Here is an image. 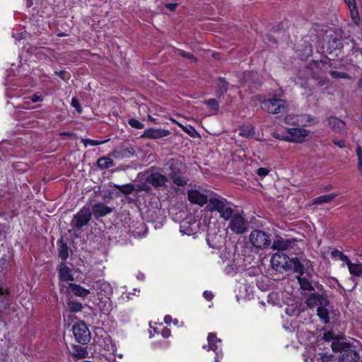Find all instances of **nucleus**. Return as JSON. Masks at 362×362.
<instances>
[{"label": "nucleus", "mask_w": 362, "mask_h": 362, "mask_svg": "<svg viewBox=\"0 0 362 362\" xmlns=\"http://www.w3.org/2000/svg\"><path fill=\"white\" fill-rule=\"evenodd\" d=\"M233 204L227 201L225 198L221 197L219 195L215 194L210 197L207 208L211 212L217 211L220 217L223 219L228 221L233 214L232 209Z\"/></svg>", "instance_id": "obj_1"}, {"label": "nucleus", "mask_w": 362, "mask_h": 362, "mask_svg": "<svg viewBox=\"0 0 362 362\" xmlns=\"http://www.w3.org/2000/svg\"><path fill=\"white\" fill-rule=\"evenodd\" d=\"M334 351H339L338 357L339 362H358L360 356L358 351L352 349L346 343L334 339L331 344Z\"/></svg>", "instance_id": "obj_2"}, {"label": "nucleus", "mask_w": 362, "mask_h": 362, "mask_svg": "<svg viewBox=\"0 0 362 362\" xmlns=\"http://www.w3.org/2000/svg\"><path fill=\"white\" fill-rule=\"evenodd\" d=\"M167 165L170 170L168 177L173 182L179 187L186 185L187 180L182 176V172L184 170L182 162L179 159L171 158L168 161Z\"/></svg>", "instance_id": "obj_3"}, {"label": "nucleus", "mask_w": 362, "mask_h": 362, "mask_svg": "<svg viewBox=\"0 0 362 362\" xmlns=\"http://www.w3.org/2000/svg\"><path fill=\"white\" fill-rule=\"evenodd\" d=\"M261 107L263 110L270 114H279L284 112L288 109V103L286 100L279 98L276 95L262 102Z\"/></svg>", "instance_id": "obj_4"}, {"label": "nucleus", "mask_w": 362, "mask_h": 362, "mask_svg": "<svg viewBox=\"0 0 362 362\" xmlns=\"http://www.w3.org/2000/svg\"><path fill=\"white\" fill-rule=\"evenodd\" d=\"M12 252L8 251L1 258H0V301L3 302L7 299L10 293L8 286L3 282L2 279L6 272L8 271L10 262L12 259Z\"/></svg>", "instance_id": "obj_5"}, {"label": "nucleus", "mask_w": 362, "mask_h": 362, "mask_svg": "<svg viewBox=\"0 0 362 362\" xmlns=\"http://www.w3.org/2000/svg\"><path fill=\"white\" fill-rule=\"evenodd\" d=\"M288 135L281 136L278 132L274 133L276 139L294 143H302L309 135V131L304 128L296 127L287 129Z\"/></svg>", "instance_id": "obj_6"}, {"label": "nucleus", "mask_w": 362, "mask_h": 362, "mask_svg": "<svg viewBox=\"0 0 362 362\" xmlns=\"http://www.w3.org/2000/svg\"><path fill=\"white\" fill-rule=\"evenodd\" d=\"M249 243L258 250L267 248L271 244L269 235L261 230H252L249 235Z\"/></svg>", "instance_id": "obj_7"}, {"label": "nucleus", "mask_w": 362, "mask_h": 362, "mask_svg": "<svg viewBox=\"0 0 362 362\" xmlns=\"http://www.w3.org/2000/svg\"><path fill=\"white\" fill-rule=\"evenodd\" d=\"M228 228L236 234H243L249 229V221L243 214H233L230 218Z\"/></svg>", "instance_id": "obj_8"}, {"label": "nucleus", "mask_w": 362, "mask_h": 362, "mask_svg": "<svg viewBox=\"0 0 362 362\" xmlns=\"http://www.w3.org/2000/svg\"><path fill=\"white\" fill-rule=\"evenodd\" d=\"M207 340L208 345H204L203 349L214 351L216 354L214 362H219L223 357L221 340L218 339L214 333H209Z\"/></svg>", "instance_id": "obj_9"}, {"label": "nucleus", "mask_w": 362, "mask_h": 362, "mask_svg": "<svg viewBox=\"0 0 362 362\" xmlns=\"http://www.w3.org/2000/svg\"><path fill=\"white\" fill-rule=\"evenodd\" d=\"M187 197L192 204L203 206L209 203L210 197H211L209 192L205 190L191 189L187 192Z\"/></svg>", "instance_id": "obj_10"}, {"label": "nucleus", "mask_w": 362, "mask_h": 362, "mask_svg": "<svg viewBox=\"0 0 362 362\" xmlns=\"http://www.w3.org/2000/svg\"><path fill=\"white\" fill-rule=\"evenodd\" d=\"M72 331L74 335L79 343H87L90 338V333L83 322H78L73 325Z\"/></svg>", "instance_id": "obj_11"}, {"label": "nucleus", "mask_w": 362, "mask_h": 362, "mask_svg": "<svg viewBox=\"0 0 362 362\" xmlns=\"http://www.w3.org/2000/svg\"><path fill=\"white\" fill-rule=\"evenodd\" d=\"M91 218V212L88 208L83 207L71 221V226L78 229L88 224Z\"/></svg>", "instance_id": "obj_12"}, {"label": "nucleus", "mask_w": 362, "mask_h": 362, "mask_svg": "<svg viewBox=\"0 0 362 362\" xmlns=\"http://www.w3.org/2000/svg\"><path fill=\"white\" fill-rule=\"evenodd\" d=\"M290 258L283 252H278L271 257V264L276 271L286 269L288 268Z\"/></svg>", "instance_id": "obj_13"}, {"label": "nucleus", "mask_w": 362, "mask_h": 362, "mask_svg": "<svg viewBox=\"0 0 362 362\" xmlns=\"http://www.w3.org/2000/svg\"><path fill=\"white\" fill-rule=\"evenodd\" d=\"M146 182L152 185L154 187L158 188L165 186L168 182V177L159 173H153L146 177Z\"/></svg>", "instance_id": "obj_14"}, {"label": "nucleus", "mask_w": 362, "mask_h": 362, "mask_svg": "<svg viewBox=\"0 0 362 362\" xmlns=\"http://www.w3.org/2000/svg\"><path fill=\"white\" fill-rule=\"evenodd\" d=\"M306 305L309 308H314L315 306L320 307L321 305H328V300L325 298L323 296L313 293L309 295L306 301Z\"/></svg>", "instance_id": "obj_15"}, {"label": "nucleus", "mask_w": 362, "mask_h": 362, "mask_svg": "<svg viewBox=\"0 0 362 362\" xmlns=\"http://www.w3.org/2000/svg\"><path fill=\"white\" fill-rule=\"evenodd\" d=\"M169 132L161 129L150 128L146 129L142 134V137L148 139H159L168 136Z\"/></svg>", "instance_id": "obj_16"}, {"label": "nucleus", "mask_w": 362, "mask_h": 362, "mask_svg": "<svg viewBox=\"0 0 362 362\" xmlns=\"http://www.w3.org/2000/svg\"><path fill=\"white\" fill-rule=\"evenodd\" d=\"M59 278L63 281H72L74 276L71 269L65 264H60L58 267Z\"/></svg>", "instance_id": "obj_17"}, {"label": "nucleus", "mask_w": 362, "mask_h": 362, "mask_svg": "<svg viewBox=\"0 0 362 362\" xmlns=\"http://www.w3.org/2000/svg\"><path fill=\"white\" fill-rule=\"evenodd\" d=\"M329 124L337 133L343 134L346 132L345 122L336 117H330L329 118Z\"/></svg>", "instance_id": "obj_18"}, {"label": "nucleus", "mask_w": 362, "mask_h": 362, "mask_svg": "<svg viewBox=\"0 0 362 362\" xmlns=\"http://www.w3.org/2000/svg\"><path fill=\"white\" fill-rule=\"evenodd\" d=\"M67 288L74 295L81 298H85L90 293L88 289L76 284L69 283Z\"/></svg>", "instance_id": "obj_19"}, {"label": "nucleus", "mask_w": 362, "mask_h": 362, "mask_svg": "<svg viewBox=\"0 0 362 362\" xmlns=\"http://www.w3.org/2000/svg\"><path fill=\"white\" fill-rule=\"evenodd\" d=\"M112 209L103 203L95 204L93 206V213L95 218L104 216L112 212Z\"/></svg>", "instance_id": "obj_20"}, {"label": "nucleus", "mask_w": 362, "mask_h": 362, "mask_svg": "<svg viewBox=\"0 0 362 362\" xmlns=\"http://www.w3.org/2000/svg\"><path fill=\"white\" fill-rule=\"evenodd\" d=\"M243 83H250L254 86H257L260 84V80L257 72L246 71L243 74Z\"/></svg>", "instance_id": "obj_21"}, {"label": "nucleus", "mask_w": 362, "mask_h": 362, "mask_svg": "<svg viewBox=\"0 0 362 362\" xmlns=\"http://www.w3.org/2000/svg\"><path fill=\"white\" fill-rule=\"evenodd\" d=\"M291 245V242L287 240L279 239L273 242L272 248L279 251L287 250Z\"/></svg>", "instance_id": "obj_22"}, {"label": "nucleus", "mask_w": 362, "mask_h": 362, "mask_svg": "<svg viewBox=\"0 0 362 362\" xmlns=\"http://www.w3.org/2000/svg\"><path fill=\"white\" fill-rule=\"evenodd\" d=\"M288 268H293L294 272L299 274L298 276H303L304 274V266L297 258L290 259Z\"/></svg>", "instance_id": "obj_23"}, {"label": "nucleus", "mask_w": 362, "mask_h": 362, "mask_svg": "<svg viewBox=\"0 0 362 362\" xmlns=\"http://www.w3.org/2000/svg\"><path fill=\"white\" fill-rule=\"evenodd\" d=\"M327 305H321L317 310L318 317L325 324L328 323L329 321V310L327 308Z\"/></svg>", "instance_id": "obj_24"}, {"label": "nucleus", "mask_w": 362, "mask_h": 362, "mask_svg": "<svg viewBox=\"0 0 362 362\" xmlns=\"http://www.w3.org/2000/svg\"><path fill=\"white\" fill-rule=\"evenodd\" d=\"M348 8L349 9L350 16L352 19V21L355 25H358L360 23V17H359V13L358 11V8L356 5V3L354 4H351L348 6Z\"/></svg>", "instance_id": "obj_25"}, {"label": "nucleus", "mask_w": 362, "mask_h": 362, "mask_svg": "<svg viewBox=\"0 0 362 362\" xmlns=\"http://www.w3.org/2000/svg\"><path fill=\"white\" fill-rule=\"evenodd\" d=\"M337 197L336 194L322 195L313 199L314 204H322L331 202Z\"/></svg>", "instance_id": "obj_26"}, {"label": "nucleus", "mask_w": 362, "mask_h": 362, "mask_svg": "<svg viewBox=\"0 0 362 362\" xmlns=\"http://www.w3.org/2000/svg\"><path fill=\"white\" fill-rule=\"evenodd\" d=\"M97 164L101 169H107L115 165L113 160L109 157L100 158L97 161Z\"/></svg>", "instance_id": "obj_27"}, {"label": "nucleus", "mask_w": 362, "mask_h": 362, "mask_svg": "<svg viewBox=\"0 0 362 362\" xmlns=\"http://www.w3.org/2000/svg\"><path fill=\"white\" fill-rule=\"evenodd\" d=\"M351 274L360 276L362 274V264L361 263H349L348 266Z\"/></svg>", "instance_id": "obj_28"}, {"label": "nucleus", "mask_w": 362, "mask_h": 362, "mask_svg": "<svg viewBox=\"0 0 362 362\" xmlns=\"http://www.w3.org/2000/svg\"><path fill=\"white\" fill-rule=\"evenodd\" d=\"M239 134L245 138H251L255 136V129L251 125L243 126L240 129Z\"/></svg>", "instance_id": "obj_29"}, {"label": "nucleus", "mask_w": 362, "mask_h": 362, "mask_svg": "<svg viewBox=\"0 0 362 362\" xmlns=\"http://www.w3.org/2000/svg\"><path fill=\"white\" fill-rule=\"evenodd\" d=\"M284 121L290 125H299L300 123H303V121H300V115H288L284 117Z\"/></svg>", "instance_id": "obj_30"}, {"label": "nucleus", "mask_w": 362, "mask_h": 362, "mask_svg": "<svg viewBox=\"0 0 362 362\" xmlns=\"http://www.w3.org/2000/svg\"><path fill=\"white\" fill-rule=\"evenodd\" d=\"M298 281L300 286V288L303 290H305V291H313L314 290V288L313 287L310 281L308 279H306L305 277H302V276H298Z\"/></svg>", "instance_id": "obj_31"}, {"label": "nucleus", "mask_w": 362, "mask_h": 362, "mask_svg": "<svg viewBox=\"0 0 362 362\" xmlns=\"http://www.w3.org/2000/svg\"><path fill=\"white\" fill-rule=\"evenodd\" d=\"M217 86H218V96L220 97L221 95H222L225 93H226V91L228 90V83L223 78H219L218 79Z\"/></svg>", "instance_id": "obj_32"}, {"label": "nucleus", "mask_w": 362, "mask_h": 362, "mask_svg": "<svg viewBox=\"0 0 362 362\" xmlns=\"http://www.w3.org/2000/svg\"><path fill=\"white\" fill-rule=\"evenodd\" d=\"M115 187L118 189L122 193L126 194H130L134 190V187L130 184L124 185H115Z\"/></svg>", "instance_id": "obj_33"}, {"label": "nucleus", "mask_w": 362, "mask_h": 362, "mask_svg": "<svg viewBox=\"0 0 362 362\" xmlns=\"http://www.w3.org/2000/svg\"><path fill=\"white\" fill-rule=\"evenodd\" d=\"M67 305L69 309L73 312L81 311L83 308L82 304L76 300H69Z\"/></svg>", "instance_id": "obj_34"}, {"label": "nucleus", "mask_w": 362, "mask_h": 362, "mask_svg": "<svg viewBox=\"0 0 362 362\" xmlns=\"http://www.w3.org/2000/svg\"><path fill=\"white\" fill-rule=\"evenodd\" d=\"M329 75L332 78H336V79H339V78L350 79L351 78V76L347 73L337 71H330Z\"/></svg>", "instance_id": "obj_35"}, {"label": "nucleus", "mask_w": 362, "mask_h": 362, "mask_svg": "<svg viewBox=\"0 0 362 362\" xmlns=\"http://www.w3.org/2000/svg\"><path fill=\"white\" fill-rule=\"evenodd\" d=\"M88 355V352L86 350V349L81 347V346H76L75 347V351L73 353V356L79 358H84Z\"/></svg>", "instance_id": "obj_36"}, {"label": "nucleus", "mask_w": 362, "mask_h": 362, "mask_svg": "<svg viewBox=\"0 0 362 362\" xmlns=\"http://www.w3.org/2000/svg\"><path fill=\"white\" fill-rule=\"evenodd\" d=\"M300 121H303V123H300V124L303 125H310L311 124L316 122V119L311 117L309 115H300Z\"/></svg>", "instance_id": "obj_37"}, {"label": "nucleus", "mask_w": 362, "mask_h": 362, "mask_svg": "<svg viewBox=\"0 0 362 362\" xmlns=\"http://www.w3.org/2000/svg\"><path fill=\"white\" fill-rule=\"evenodd\" d=\"M59 256L62 259L66 260L69 257V250L66 244H62L60 246L59 251Z\"/></svg>", "instance_id": "obj_38"}, {"label": "nucleus", "mask_w": 362, "mask_h": 362, "mask_svg": "<svg viewBox=\"0 0 362 362\" xmlns=\"http://www.w3.org/2000/svg\"><path fill=\"white\" fill-rule=\"evenodd\" d=\"M211 110L217 111L219 108V105L216 99L211 98L204 102Z\"/></svg>", "instance_id": "obj_39"}, {"label": "nucleus", "mask_w": 362, "mask_h": 362, "mask_svg": "<svg viewBox=\"0 0 362 362\" xmlns=\"http://www.w3.org/2000/svg\"><path fill=\"white\" fill-rule=\"evenodd\" d=\"M358 156V168L362 175V148L360 146H358L356 150Z\"/></svg>", "instance_id": "obj_40"}, {"label": "nucleus", "mask_w": 362, "mask_h": 362, "mask_svg": "<svg viewBox=\"0 0 362 362\" xmlns=\"http://www.w3.org/2000/svg\"><path fill=\"white\" fill-rule=\"evenodd\" d=\"M129 124L131 127H132L135 129H141L144 127V125L143 123H141L139 120H137L136 119H133V118H132L129 120Z\"/></svg>", "instance_id": "obj_41"}, {"label": "nucleus", "mask_w": 362, "mask_h": 362, "mask_svg": "<svg viewBox=\"0 0 362 362\" xmlns=\"http://www.w3.org/2000/svg\"><path fill=\"white\" fill-rule=\"evenodd\" d=\"M83 143L84 146L86 147H87L88 146H98V145L103 144L104 141H98L92 140V139H83Z\"/></svg>", "instance_id": "obj_42"}, {"label": "nucleus", "mask_w": 362, "mask_h": 362, "mask_svg": "<svg viewBox=\"0 0 362 362\" xmlns=\"http://www.w3.org/2000/svg\"><path fill=\"white\" fill-rule=\"evenodd\" d=\"M334 254H339V259L341 261L346 262L347 266H349V263L351 262L346 255H345L344 254H343L341 252H340L339 250H334Z\"/></svg>", "instance_id": "obj_43"}, {"label": "nucleus", "mask_w": 362, "mask_h": 362, "mask_svg": "<svg viewBox=\"0 0 362 362\" xmlns=\"http://www.w3.org/2000/svg\"><path fill=\"white\" fill-rule=\"evenodd\" d=\"M71 106L74 107L78 112L81 113L82 112V108L81 107L79 101L76 98H73L71 99Z\"/></svg>", "instance_id": "obj_44"}, {"label": "nucleus", "mask_w": 362, "mask_h": 362, "mask_svg": "<svg viewBox=\"0 0 362 362\" xmlns=\"http://www.w3.org/2000/svg\"><path fill=\"white\" fill-rule=\"evenodd\" d=\"M177 55L196 61V58L193 56V54L183 50H178Z\"/></svg>", "instance_id": "obj_45"}, {"label": "nucleus", "mask_w": 362, "mask_h": 362, "mask_svg": "<svg viewBox=\"0 0 362 362\" xmlns=\"http://www.w3.org/2000/svg\"><path fill=\"white\" fill-rule=\"evenodd\" d=\"M178 125L181 127L186 132L188 133V134H189L192 136H194V134H197L196 130L192 126H189L188 127H183L180 124H178Z\"/></svg>", "instance_id": "obj_46"}, {"label": "nucleus", "mask_w": 362, "mask_h": 362, "mask_svg": "<svg viewBox=\"0 0 362 362\" xmlns=\"http://www.w3.org/2000/svg\"><path fill=\"white\" fill-rule=\"evenodd\" d=\"M269 170L266 168H259L258 170H257V175L259 176V177H265L268 173H269Z\"/></svg>", "instance_id": "obj_47"}, {"label": "nucleus", "mask_w": 362, "mask_h": 362, "mask_svg": "<svg viewBox=\"0 0 362 362\" xmlns=\"http://www.w3.org/2000/svg\"><path fill=\"white\" fill-rule=\"evenodd\" d=\"M329 44L332 46L334 47L335 48H338V49H339L342 46L341 40H337L336 38L333 39L332 40H330Z\"/></svg>", "instance_id": "obj_48"}, {"label": "nucleus", "mask_w": 362, "mask_h": 362, "mask_svg": "<svg viewBox=\"0 0 362 362\" xmlns=\"http://www.w3.org/2000/svg\"><path fill=\"white\" fill-rule=\"evenodd\" d=\"M30 99L33 103H37L38 101L43 100V96L42 95L34 94L30 97Z\"/></svg>", "instance_id": "obj_49"}, {"label": "nucleus", "mask_w": 362, "mask_h": 362, "mask_svg": "<svg viewBox=\"0 0 362 362\" xmlns=\"http://www.w3.org/2000/svg\"><path fill=\"white\" fill-rule=\"evenodd\" d=\"M312 49L310 45H308L305 47V52L303 54V57L307 58L308 57L310 56L312 54Z\"/></svg>", "instance_id": "obj_50"}, {"label": "nucleus", "mask_w": 362, "mask_h": 362, "mask_svg": "<svg viewBox=\"0 0 362 362\" xmlns=\"http://www.w3.org/2000/svg\"><path fill=\"white\" fill-rule=\"evenodd\" d=\"M203 296L204 298H206L207 300H211L214 298V295L211 291H205L203 293Z\"/></svg>", "instance_id": "obj_51"}, {"label": "nucleus", "mask_w": 362, "mask_h": 362, "mask_svg": "<svg viewBox=\"0 0 362 362\" xmlns=\"http://www.w3.org/2000/svg\"><path fill=\"white\" fill-rule=\"evenodd\" d=\"M333 143L334 144V145L339 146L341 148H343L345 147V143L343 140L335 139L333 141Z\"/></svg>", "instance_id": "obj_52"}, {"label": "nucleus", "mask_w": 362, "mask_h": 362, "mask_svg": "<svg viewBox=\"0 0 362 362\" xmlns=\"http://www.w3.org/2000/svg\"><path fill=\"white\" fill-rule=\"evenodd\" d=\"M170 334V329H167V328H165L162 330L161 332V335L164 337V338H168Z\"/></svg>", "instance_id": "obj_53"}, {"label": "nucleus", "mask_w": 362, "mask_h": 362, "mask_svg": "<svg viewBox=\"0 0 362 362\" xmlns=\"http://www.w3.org/2000/svg\"><path fill=\"white\" fill-rule=\"evenodd\" d=\"M165 6L167 8L170 9V11H174L175 9V8L177 7V4L168 3V4H165Z\"/></svg>", "instance_id": "obj_54"}, {"label": "nucleus", "mask_w": 362, "mask_h": 362, "mask_svg": "<svg viewBox=\"0 0 362 362\" xmlns=\"http://www.w3.org/2000/svg\"><path fill=\"white\" fill-rule=\"evenodd\" d=\"M324 337L327 341H329L333 337V333L331 332H326Z\"/></svg>", "instance_id": "obj_55"}, {"label": "nucleus", "mask_w": 362, "mask_h": 362, "mask_svg": "<svg viewBox=\"0 0 362 362\" xmlns=\"http://www.w3.org/2000/svg\"><path fill=\"white\" fill-rule=\"evenodd\" d=\"M164 322L166 324H170L172 322V317L170 315H165L164 317Z\"/></svg>", "instance_id": "obj_56"}, {"label": "nucleus", "mask_w": 362, "mask_h": 362, "mask_svg": "<svg viewBox=\"0 0 362 362\" xmlns=\"http://www.w3.org/2000/svg\"><path fill=\"white\" fill-rule=\"evenodd\" d=\"M344 1L347 4V6L351 5V4H354L356 3L355 0H344Z\"/></svg>", "instance_id": "obj_57"}, {"label": "nucleus", "mask_w": 362, "mask_h": 362, "mask_svg": "<svg viewBox=\"0 0 362 362\" xmlns=\"http://www.w3.org/2000/svg\"><path fill=\"white\" fill-rule=\"evenodd\" d=\"M276 295H277L276 293H272L269 295V298H274V296H276Z\"/></svg>", "instance_id": "obj_58"}, {"label": "nucleus", "mask_w": 362, "mask_h": 362, "mask_svg": "<svg viewBox=\"0 0 362 362\" xmlns=\"http://www.w3.org/2000/svg\"><path fill=\"white\" fill-rule=\"evenodd\" d=\"M332 254L334 257L339 258V254H334V251L332 252Z\"/></svg>", "instance_id": "obj_59"}, {"label": "nucleus", "mask_w": 362, "mask_h": 362, "mask_svg": "<svg viewBox=\"0 0 362 362\" xmlns=\"http://www.w3.org/2000/svg\"><path fill=\"white\" fill-rule=\"evenodd\" d=\"M174 324L175 325H177L178 324V320H174Z\"/></svg>", "instance_id": "obj_60"}]
</instances>
